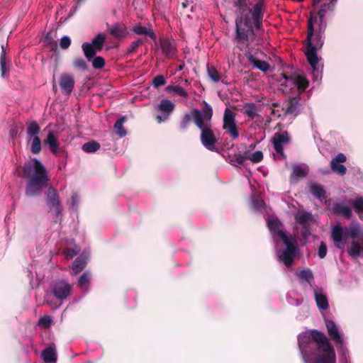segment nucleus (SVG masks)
Masks as SVG:
<instances>
[{
  "label": "nucleus",
  "instance_id": "nucleus-1",
  "mask_svg": "<svg viewBox=\"0 0 363 363\" xmlns=\"http://www.w3.org/2000/svg\"><path fill=\"white\" fill-rule=\"evenodd\" d=\"M32 162L33 164L28 162L23 167V177L28 179L25 192L27 196H33L39 194L48 181L43 164L35 158L33 159Z\"/></svg>",
  "mask_w": 363,
  "mask_h": 363
},
{
  "label": "nucleus",
  "instance_id": "nucleus-2",
  "mask_svg": "<svg viewBox=\"0 0 363 363\" xmlns=\"http://www.w3.org/2000/svg\"><path fill=\"white\" fill-rule=\"evenodd\" d=\"M318 22L317 16H313V13H310L307 26L306 50V57L313 69H316L318 63L317 50L321 48L324 43L323 33L325 28L322 24H319L318 30L315 32L314 23Z\"/></svg>",
  "mask_w": 363,
  "mask_h": 363
},
{
  "label": "nucleus",
  "instance_id": "nucleus-3",
  "mask_svg": "<svg viewBox=\"0 0 363 363\" xmlns=\"http://www.w3.org/2000/svg\"><path fill=\"white\" fill-rule=\"evenodd\" d=\"M213 117V108L204 101L201 111H195L194 124L201 130L200 140L208 150L213 151L218 139L208 124Z\"/></svg>",
  "mask_w": 363,
  "mask_h": 363
},
{
  "label": "nucleus",
  "instance_id": "nucleus-4",
  "mask_svg": "<svg viewBox=\"0 0 363 363\" xmlns=\"http://www.w3.org/2000/svg\"><path fill=\"white\" fill-rule=\"evenodd\" d=\"M263 18H250L248 15H242L235 18V39L239 44L248 48L255 40V30L262 29Z\"/></svg>",
  "mask_w": 363,
  "mask_h": 363
},
{
  "label": "nucleus",
  "instance_id": "nucleus-5",
  "mask_svg": "<svg viewBox=\"0 0 363 363\" xmlns=\"http://www.w3.org/2000/svg\"><path fill=\"white\" fill-rule=\"evenodd\" d=\"M313 337L317 349L323 354L315 357L313 363H336V354L333 346L323 333L313 332Z\"/></svg>",
  "mask_w": 363,
  "mask_h": 363
},
{
  "label": "nucleus",
  "instance_id": "nucleus-6",
  "mask_svg": "<svg viewBox=\"0 0 363 363\" xmlns=\"http://www.w3.org/2000/svg\"><path fill=\"white\" fill-rule=\"evenodd\" d=\"M358 232L356 229L343 230L342 227L337 225L333 227L331 233L332 238L337 247L342 249L344 247V243L348 237L355 239L357 238Z\"/></svg>",
  "mask_w": 363,
  "mask_h": 363
},
{
  "label": "nucleus",
  "instance_id": "nucleus-7",
  "mask_svg": "<svg viewBox=\"0 0 363 363\" xmlns=\"http://www.w3.org/2000/svg\"><path fill=\"white\" fill-rule=\"evenodd\" d=\"M279 237L282 239L286 247L279 255V259L283 262L286 267H290L296 257V246L291 242L284 232L279 233Z\"/></svg>",
  "mask_w": 363,
  "mask_h": 363
},
{
  "label": "nucleus",
  "instance_id": "nucleus-8",
  "mask_svg": "<svg viewBox=\"0 0 363 363\" xmlns=\"http://www.w3.org/2000/svg\"><path fill=\"white\" fill-rule=\"evenodd\" d=\"M72 290V285L64 279L57 280L51 285L52 294L60 301L67 299L70 296Z\"/></svg>",
  "mask_w": 363,
  "mask_h": 363
},
{
  "label": "nucleus",
  "instance_id": "nucleus-9",
  "mask_svg": "<svg viewBox=\"0 0 363 363\" xmlns=\"http://www.w3.org/2000/svg\"><path fill=\"white\" fill-rule=\"evenodd\" d=\"M235 113L228 108L224 111L223 129L228 133L233 140L239 137L238 126L235 124Z\"/></svg>",
  "mask_w": 363,
  "mask_h": 363
},
{
  "label": "nucleus",
  "instance_id": "nucleus-10",
  "mask_svg": "<svg viewBox=\"0 0 363 363\" xmlns=\"http://www.w3.org/2000/svg\"><path fill=\"white\" fill-rule=\"evenodd\" d=\"M289 142L290 137L287 131L277 132L272 138L273 147L277 154V159L279 160H283L286 158L283 145L288 144Z\"/></svg>",
  "mask_w": 363,
  "mask_h": 363
},
{
  "label": "nucleus",
  "instance_id": "nucleus-11",
  "mask_svg": "<svg viewBox=\"0 0 363 363\" xmlns=\"http://www.w3.org/2000/svg\"><path fill=\"white\" fill-rule=\"evenodd\" d=\"M58 83L62 94L66 96H70L75 84L74 75L72 74L62 73L60 76Z\"/></svg>",
  "mask_w": 363,
  "mask_h": 363
},
{
  "label": "nucleus",
  "instance_id": "nucleus-12",
  "mask_svg": "<svg viewBox=\"0 0 363 363\" xmlns=\"http://www.w3.org/2000/svg\"><path fill=\"white\" fill-rule=\"evenodd\" d=\"M347 161V157L343 153H338L334 158L330 161V169L331 170L339 176H345L347 173V168L342 163Z\"/></svg>",
  "mask_w": 363,
  "mask_h": 363
},
{
  "label": "nucleus",
  "instance_id": "nucleus-13",
  "mask_svg": "<svg viewBox=\"0 0 363 363\" xmlns=\"http://www.w3.org/2000/svg\"><path fill=\"white\" fill-rule=\"evenodd\" d=\"M313 332L322 333L318 330H311L310 331V334L307 332L301 333L298 337V343L299 348L302 353L306 354H308L309 349H312V341L314 342V338L313 337Z\"/></svg>",
  "mask_w": 363,
  "mask_h": 363
},
{
  "label": "nucleus",
  "instance_id": "nucleus-14",
  "mask_svg": "<svg viewBox=\"0 0 363 363\" xmlns=\"http://www.w3.org/2000/svg\"><path fill=\"white\" fill-rule=\"evenodd\" d=\"M108 32L114 38L121 40L128 34V28L122 22H118L108 28Z\"/></svg>",
  "mask_w": 363,
  "mask_h": 363
},
{
  "label": "nucleus",
  "instance_id": "nucleus-15",
  "mask_svg": "<svg viewBox=\"0 0 363 363\" xmlns=\"http://www.w3.org/2000/svg\"><path fill=\"white\" fill-rule=\"evenodd\" d=\"M325 327L328 330V335L330 339L334 341L336 345H341L343 342V338L341 333L339 332L337 326L333 320H326Z\"/></svg>",
  "mask_w": 363,
  "mask_h": 363
},
{
  "label": "nucleus",
  "instance_id": "nucleus-16",
  "mask_svg": "<svg viewBox=\"0 0 363 363\" xmlns=\"http://www.w3.org/2000/svg\"><path fill=\"white\" fill-rule=\"evenodd\" d=\"M160 44L167 58L172 59L176 56L177 49L174 42L170 41L167 38H162L160 40Z\"/></svg>",
  "mask_w": 363,
  "mask_h": 363
},
{
  "label": "nucleus",
  "instance_id": "nucleus-17",
  "mask_svg": "<svg viewBox=\"0 0 363 363\" xmlns=\"http://www.w3.org/2000/svg\"><path fill=\"white\" fill-rule=\"evenodd\" d=\"M266 11L265 0H257L252 6L247 8V11L251 14V18L264 17Z\"/></svg>",
  "mask_w": 363,
  "mask_h": 363
},
{
  "label": "nucleus",
  "instance_id": "nucleus-18",
  "mask_svg": "<svg viewBox=\"0 0 363 363\" xmlns=\"http://www.w3.org/2000/svg\"><path fill=\"white\" fill-rule=\"evenodd\" d=\"M175 108V104L169 99H162L157 106V111L169 118Z\"/></svg>",
  "mask_w": 363,
  "mask_h": 363
},
{
  "label": "nucleus",
  "instance_id": "nucleus-19",
  "mask_svg": "<svg viewBox=\"0 0 363 363\" xmlns=\"http://www.w3.org/2000/svg\"><path fill=\"white\" fill-rule=\"evenodd\" d=\"M336 1L337 0H330L329 3H324L321 6L320 10L317 13H314L313 11L311 12V13H313V16H317V18H318L317 23H318V24L323 25L324 18H325L327 11H333V6H334Z\"/></svg>",
  "mask_w": 363,
  "mask_h": 363
},
{
  "label": "nucleus",
  "instance_id": "nucleus-20",
  "mask_svg": "<svg viewBox=\"0 0 363 363\" xmlns=\"http://www.w3.org/2000/svg\"><path fill=\"white\" fill-rule=\"evenodd\" d=\"M363 252V240L358 239L352 241L347 248L348 254L352 257H357Z\"/></svg>",
  "mask_w": 363,
  "mask_h": 363
},
{
  "label": "nucleus",
  "instance_id": "nucleus-21",
  "mask_svg": "<svg viewBox=\"0 0 363 363\" xmlns=\"http://www.w3.org/2000/svg\"><path fill=\"white\" fill-rule=\"evenodd\" d=\"M46 202L50 208V210L60 206L58 194L56 190L52 187H50L48 189Z\"/></svg>",
  "mask_w": 363,
  "mask_h": 363
},
{
  "label": "nucleus",
  "instance_id": "nucleus-22",
  "mask_svg": "<svg viewBox=\"0 0 363 363\" xmlns=\"http://www.w3.org/2000/svg\"><path fill=\"white\" fill-rule=\"evenodd\" d=\"M300 100L301 97L299 96H296L295 97L291 98L289 100L287 104V106L286 107V113L288 114H292L294 116H297L299 114V106H300Z\"/></svg>",
  "mask_w": 363,
  "mask_h": 363
},
{
  "label": "nucleus",
  "instance_id": "nucleus-23",
  "mask_svg": "<svg viewBox=\"0 0 363 363\" xmlns=\"http://www.w3.org/2000/svg\"><path fill=\"white\" fill-rule=\"evenodd\" d=\"M132 30L138 35H146L153 40L157 39V35L152 29L143 26L140 24L133 26Z\"/></svg>",
  "mask_w": 363,
  "mask_h": 363
},
{
  "label": "nucleus",
  "instance_id": "nucleus-24",
  "mask_svg": "<svg viewBox=\"0 0 363 363\" xmlns=\"http://www.w3.org/2000/svg\"><path fill=\"white\" fill-rule=\"evenodd\" d=\"M195 111H199L197 108H193L190 113H185L179 122V129L184 132L189 126L191 121L194 123Z\"/></svg>",
  "mask_w": 363,
  "mask_h": 363
},
{
  "label": "nucleus",
  "instance_id": "nucleus-25",
  "mask_svg": "<svg viewBox=\"0 0 363 363\" xmlns=\"http://www.w3.org/2000/svg\"><path fill=\"white\" fill-rule=\"evenodd\" d=\"M247 57L249 62L260 71L266 72L269 70L270 65L266 61L258 60L252 55H249Z\"/></svg>",
  "mask_w": 363,
  "mask_h": 363
},
{
  "label": "nucleus",
  "instance_id": "nucleus-26",
  "mask_svg": "<svg viewBox=\"0 0 363 363\" xmlns=\"http://www.w3.org/2000/svg\"><path fill=\"white\" fill-rule=\"evenodd\" d=\"M333 211L335 213L342 215L347 219H350L352 216L351 208L343 203H335L333 206Z\"/></svg>",
  "mask_w": 363,
  "mask_h": 363
},
{
  "label": "nucleus",
  "instance_id": "nucleus-27",
  "mask_svg": "<svg viewBox=\"0 0 363 363\" xmlns=\"http://www.w3.org/2000/svg\"><path fill=\"white\" fill-rule=\"evenodd\" d=\"M44 143L49 145L50 150L53 154H56L57 152L59 147L57 136L53 131H49L46 139L44 140Z\"/></svg>",
  "mask_w": 363,
  "mask_h": 363
},
{
  "label": "nucleus",
  "instance_id": "nucleus-28",
  "mask_svg": "<svg viewBox=\"0 0 363 363\" xmlns=\"http://www.w3.org/2000/svg\"><path fill=\"white\" fill-rule=\"evenodd\" d=\"M310 191L315 197L320 200H323L326 198V191L322 184H311L310 186Z\"/></svg>",
  "mask_w": 363,
  "mask_h": 363
},
{
  "label": "nucleus",
  "instance_id": "nucleus-29",
  "mask_svg": "<svg viewBox=\"0 0 363 363\" xmlns=\"http://www.w3.org/2000/svg\"><path fill=\"white\" fill-rule=\"evenodd\" d=\"M43 360L46 363L55 362L57 361V353L54 347L49 346L42 352Z\"/></svg>",
  "mask_w": 363,
  "mask_h": 363
},
{
  "label": "nucleus",
  "instance_id": "nucleus-30",
  "mask_svg": "<svg viewBox=\"0 0 363 363\" xmlns=\"http://www.w3.org/2000/svg\"><path fill=\"white\" fill-rule=\"evenodd\" d=\"M91 274L89 272H85L79 278L77 286L82 290L86 291L89 288Z\"/></svg>",
  "mask_w": 363,
  "mask_h": 363
},
{
  "label": "nucleus",
  "instance_id": "nucleus-31",
  "mask_svg": "<svg viewBox=\"0 0 363 363\" xmlns=\"http://www.w3.org/2000/svg\"><path fill=\"white\" fill-rule=\"evenodd\" d=\"M27 134L28 138L38 137L40 131V127L35 121L28 122L27 123Z\"/></svg>",
  "mask_w": 363,
  "mask_h": 363
},
{
  "label": "nucleus",
  "instance_id": "nucleus-32",
  "mask_svg": "<svg viewBox=\"0 0 363 363\" xmlns=\"http://www.w3.org/2000/svg\"><path fill=\"white\" fill-rule=\"evenodd\" d=\"M294 84L296 85L300 93H303L309 85L308 80L303 75H297L294 79Z\"/></svg>",
  "mask_w": 363,
  "mask_h": 363
},
{
  "label": "nucleus",
  "instance_id": "nucleus-33",
  "mask_svg": "<svg viewBox=\"0 0 363 363\" xmlns=\"http://www.w3.org/2000/svg\"><path fill=\"white\" fill-rule=\"evenodd\" d=\"M82 48L88 61H91L97 52V50L93 48V45L89 44V43H84L82 45Z\"/></svg>",
  "mask_w": 363,
  "mask_h": 363
},
{
  "label": "nucleus",
  "instance_id": "nucleus-34",
  "mask_svg": "<svg viewBox=\"0 0 363 363\" xmlns=\"http://www.w3.org/2000/svg\"><path fill=\"white\" fill-rule=\"evenodd\" d=\"M126 121V117L123 116L117 120L114 124L113 128L116 134L120 137H124L126 135L127 132L123 127V123Z\"/></svg>",
  "mask_w": 363,
  "mask_h": 363
},
{
  "label": "nucleus",
  "instance_id": "nucleus-35",
  "mask_svg": "<svg viewBox=\"0 0 363 363\" xmlns=\"http://www.w3.org/2000/svg\"><path fill=\"white\" fill-rule=\"evenodd\" d=\"M206 71L208 77L213 82L216 83L221 79L220 74L214 66L208 64Z\"/></svg>",
  "mask_w": 363,
  "mask_h": 363
},
{
  "label": "nucleus",
  "instance_id": "nucleus-36",
  "mask_svg": "<svg viewBox=\"0 0 363 363\" xmlns=\"http://www.w3.org/2000/svg\"><path fill=\"white\" fill-rule=\"evenodd\" d=\"M244 114L250 118H254L257 116L258 109L255 104L249 103L244 106Z\"/></svg>",
  "mask_w": 363,
  "mask_h": 363
},
{
  "label": "nucleus",
  "instance_id": "nucleus-37",
  "mask_svg": "<svg viewBox=\"0 0 363 363\" xmlns=\"http://www.w3.org/2000/svg\"><path fill=\"white\" fill-rule=\"evenodd\" d=\"M105 35L102 33H99L94 38L92 39L91 43L89 44L93 45V48L97 52L101 51L104 44L105 43Z\"/></svg>",
  "mask_w": 363,
  "mask_h": 363
},
{
  "label": "nucleus",
  "instance_id": "nucleus-38",
  "mask_svg": "<svg viewBox=\"0 0 363 363\" xmlns=\"http://www.w3.org/2000/svg\"><path fill=\"white\" fill-rule=\"evenodd\" d=\"M315 299L319 308L325 310L329 307L328 298L324 294L315 292Z\"/></svg>",
  "mask_w": 363,
  "mask_h": 363
},
{
  "label": "nucleus",
  "instance_id": "nucleus-39",
  "mask_svg": "<svg viewBox=\"0 0 363 363\" xmlns=\"http://www.w3.org/2000/svg\"><path fill=\"white\" fill-rule=\"evenodd\" d=\"M165 90L169 93L174 92L177 95L184 98L188 96V93L186 91V90L179 85H169L166 87Z\"/></svg>",
  "mask_w": 363,
  "mask_h": 363
},
{
  "label": "nucleus",
  "instance_id": "nucleus-40",
  "mask_svg": "<svg viewBox=\"0 0 363 363\" xmlns=\"http://www.w3.org/2000/svg\"><path fill=\"white\" fill-rule=\"evenodd\" d=\"M247 155L248 151H245L243 155L235 154L231 158V162L237 167L244 166L245 161L247 160Z\"/></svg>",
  "mask_w": 363,
  "mask_h": 363
},
{
  "label": "nucleus",
  "instance_id": "nucleus-41",
  "mask_svg": "<svg viewBox=\"0 0 363 363\" xmlns=\"http://www.w3.org/2000/svg\"><path fill=\"white\" fill-rule=\"evenodd\" d=\"M297 276L301 281H307L310 284L311 281L313 280V274L310 269H305L298 272Z\"/></svg>",
  "mask_w": 363,
  "mask_h": 363
},
{
  "label": "nucleus",
  "instance_id": "nucleus-42",
  "mask_svg": "<svg viewBox=\"0 0 363 363\" xmlns=\"http://www.w3.org/2000/svg\"><path fill=\"white\" fill-rule=\"evenodd\" d=\"M100 148V144L95 141L91 140L87 143H85L83 145L82 149L88 153H94L96 152Z\"/></svg>",
  "mask_w": 363,
  "mask_h": 363
},
{
  "label": "nucleus",
  "instance_id": "nucleus-43",
  "mask_svg": "<svg viewBox=\"0 0 363 363\" xmlns=\"http://www.w3.org/2000/svg\"><path fill=\"white\" fill-rule=\"evenodd\" d=\"M86 262L79 257H77L72 263V269L74 274L80 273L85 267Z\"/></svg>",
  "mask_w": 363,
  "mask_h": 363
},
{
  "label": "nucleus",
  "instance_id": "nucleus-44",
  "mask_svg": "<svg viewBox=\"0 0 363 363\" xmlns=\"http://www.w3.org/2000/svg\"><path fill=\"white\" fill-rule=\"evenodd\" d=\"M72 65L75 69L86 71L88 70V65L86 61L81 57L74 58Z\"/></svg>",
  "mask_w": 363,
  "mask_h": 363
},
{
  "label": "nucleus",
  "instance_id": "nucleus-45",
  "mask_svg": "<svg viewBox=\"0 0 363 363\" xmlns=\"http://www.w3.org/2000/svg\"><path fill=\"white\" fill-rule=\"evenodd\" d=\"M29 140H32L30 145V152L33 154H38L41 151V141L39 137L30 138Z\"/></svg>",
  "mask_w": 363,
  "mask_h": 363
},
{
  "label": "nucleus",
  "instance_id": "nucleus-46",
  "mask_svg": "<svg viewBox=\"0 0 363 363\" xmlns=\"http://www.w3.org/2000/svg\"><path fill=\"white\" fill-rule=\"evenodd\" d=\"M350 202L357 213H363V197H357L354 199L350 200Z\"/></svg>",
  "mask_w": 363,
  "mask_h": 363
},
{
  "label": "nucleus",
  "instance_id": "nucleus-47",
  "mask_svg": "<svg viewBox=\"0 0 363 363\" xmlns=\"http://www.w3.org/2000/svg\"><path fill=\"white\" fill-rule=\"evenodd\" d=\"M307 175L306 171L299 165L292 167V177L296 179L304 178Z\"/></svg>",
  "mask_w": 363,
  "mask_h": 363
},
{
  "label": "nucleus",
  "instance_id": "nucleus-48",
  "mask_svg": "<svg viewBox=\"0 0 363 363\" xmlns=\"http://www.w3.org/2000/svg\"><path fill=\"white\" fill-rule=\"evenodd\" d=\"M311 220V214L308 212H303L296 216V220L300 225H305Z\"/></svg>",
  "mask_w": 363,
  "mask_h": 363
},
{
  "label": "nucleus",
  "instance_id": "nucleus-49",
  "mask_svg": "<svg viewBox=\"0 0 363 363\" xmlns=\"http://www.w3.org/2000/svg\"><path fill=\"white\" fill-rule=\"evenodd\" d=\"M0 67L1 77H4L6 74V72H7V68L6 62V50L3 45H1V52L0 55Z\"/></svg>",
  "mask_w": 363,
  "mask_h": 363
},
{
  "label": "nucleus",
  "instance_id": "nucleus-50",
  "mask_svg": "<svg viewBox=\"0 0 363 363\" xmlns=\"http://www.w3.org/2000/svg\"><path fill=\"white\" fill-rule=\"evenodd\" d=\"M268 225L271 230L276 232L279 235L280 232H283L281 230L282 225H281V222L277 218H274V219H272V220H269Z\"/></svg>",
  "mask_w": 363,
  "mask_h": 363
},
{
  "label": "nucleus",
  "instance_id": "nucleus-51",
  "mask_svg": "<svg viewBox=\"0 0 363 363\" xmlns=\"http://www.w3.org/2000/svg\"><path fill=\"white\" fill-rule=\"evenodd\" d=\"M50 212L55 216L53 222L55 223H60L62 219V207L61 206L51 208Z\"/></svg>",
  "mask_w": 363,
  "mask_h": 363
},
{
  "label": "nucleus",
  "instance_id": "nucleus-52",
  "mask_svg": "<svg viewBox=\"0 0 363 363\" xmlns=\"http://www.w3.org/2000/svg\"><path fill=\"white\" fill-rule=\"evenodd\" d=\"M91 61H92V67L96 69H101L106 64L105 60L101 56L95 57Z\"/></svg>",
  "mask_w": 363,
  "mask_h": 363
},
{
  "label": "nucleus",
  "instance_id": "nucleus-53",
  "mask_svg": "<svg viewBox=\"0 0 363 363\" xmlns=\"http://www.w3.org/2000/svg\"><path fill=\"white\" fill-rule=\"evenodd\" d=\"M247 160L253 163L260 162L263 160V153L262 151L258 150L251 155H247Z\"/></svg>",
  "mask_w": 363,
  "mask_h": 363
},
{
  "label": "nucleus",
  "instance_id": "nucleus-54",
  "mask_svg": "<svg viewBox=\"0 0 363 363\" xmlns=\"http://www.w3.org/2000/svg\"><path fill=\"white\" fill-rule=\"evenodd\" d=\"M143 44V40L142 39H138L135 41L131 43L130 48H128L126 55H130L133 53H135L138 47Z\"/></svg>",
  "mask_w": 363,
  "mask_h": 363
},
{
  "label": "nucleus",
  "instance_id": "nucleus-55",
  "mask_svg": "<svg viewBox=\"0 0 363 363\" xmlns=\"http://www.w3.org/2000/svg\"><path fill=\"white\" fill-rule=\"evenodd\" d=\"M252 206L255 210L261 211L264 207V202L258 196H254L252 201Z\"/></svg>",
  "mask_w": 363,
  "mask_h": 363
},
{
  "label": "nucleus",
  "instance_id": "nucleus-56",
  "mask_svg": "<svg viewBox=\"0 0 363 363\" xmlns=\"http://www.w3.org/2000/svg\"><path fill=\"white\" fill-rule=\"evenodd\" d=\"M166 83L167 82L164 77L161 74L157 75L152 80V85L156 89L165 85Z\"/></svg>",
  "mask_w": 363,
  "mask_h": 363
},
{
  "label": "nucleus",
  "instance_id": "nucleus-57",
  "mask_svg": "<svg viewBox=\"0 0 363 363\" xmlns=\"http://www.w3.org/2000/svg\"><path fill=\"white\" fill-rule=\"evenodd\" d=\"M52 321L50 316L45 315L39 319L38 325L44 328H48L51 325Z\"/></svg>",
  "mask_w": 363,
  "mask_h": 363
},
{
  "label": "nucleus",
  "instance_id": "nucleus-58",
  "mask_svg": "<svg viewBox=\"0 0 363 363\" xmlns=\"http://www.w3.org/2000/svg\"><path fill=\"white\" fill-rule=\"evenodd\" d=\"M44 43H45L47 45H50V48L53 50L55 48H56V42L53 39V38L51 35V32H48L45 38H44Z\"/></svg>",
  "mask_w": 363,
  "mask_h": 363
},
{
  "label": "nucleus",
  "instance_id": "nucleus-59",
  "mask_svg": "<svg viewBox=\"0 0 363 363\" xmlns=\"http://www.w3.org/2000/svg\"><path fill=\"white\" fill-rule=\"evenodd\" d=\"M71 45V39L69 37L65 35L63 36L60 41V46L63 50H67Z\"/></svg>",
  "mask_w": 363,
  "mask_h": 363
},
{
  "label": "nucleus",
  "instance_id": "nucleus-60",
  "mask_svg": "<svg viewBox=\"0 0 363 363\" xmlns=\"http://www.w3.org/2000/svg\"><path fill=\"white\" fill-rule=\"evenodd\" d=\"M327 255V246L325 243L322 241L320 244L319 248H318V257L320 259H323Z\"/></svg>",
  "mask_w": 363,
  "mask_h": 363
},
{
  "label": "nucleus",
  "instance_id": "nucleus-61",
  "mask_svg": "<svg viewBox=\"0 0 363 363\" xmlns=\"http://www.w3.org/2000/svg\"><path fill=\"white\" fill-rule=\"evenodd\" d=\"M247 6L246 0H237L234 3V6L238 8L239 10L243 11L244 8Z\"/></svg>",
  "mask_w": 363,
  "mask_h": 363
},
{
  "label": "nucleus",
  "instance_id": "nucleus-62",
  "mask_svg": "<svg viewBox=\"0 0 363 363\" xmlns=\"http://www.w3.org/2000/svg\"><path fill=\"white\" fill-rule=\"evenodd\" d=\"M77 255V252L74 251V250L71 248H66L65 250V255L67 258H72Z\"/></svg>",
  "mask_w": 363,
  "mask_h": 363
},
{
  "label": "nucleus",
  "instance_id": "nucleus-63",
  "mask_svg": "<svg viewBox=\"0 0 363 363\" xmlns=\"http://www.w3.org/2000/svg\"><path fill=\"white\" fill-rule=\"evenodd\" d=\"M169 118H165V115H159L156 117V121L158 123H161L165 121H167Z\"/></svg>",
  "mask_w": 363,
  "mask_h": 363
},
{
  "label": "nucleus",
  "instance_id": "nucleus-64",
  "mask_svg": "<svg viewBox=\"0 0 363 363\" xmlns=\"http://www.w3.org/2000/svg\"><path fill=\"white\" fill-rule=\"evenodd\" d=\"M301 225L302 227L303 231H306L308 233H310L309 223H307V224Z\"/></svg>",
  "mask_w": 363,
  "mask_h": 363
}]
</instances>
